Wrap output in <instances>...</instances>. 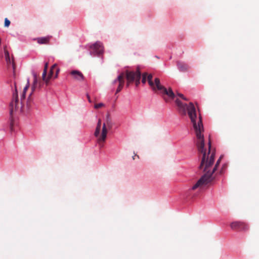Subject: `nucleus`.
Here are the masks:
<instances>
[{"label":"nucleus","instance_id":"obj_9","mask_svg":"<svg viewBox=\"0 0 259 259\" xmlns=\"http://www.w3.org/2000/svg\"><path fill=\"white\" fill-rule=\"evenodd\" d=\"M72 78L77 81H82L84 79L83 74L78 70H72L70 72Z\"/></svg>","mask_w":259,"mask_h":259},{"label":"nucleus","instance_id":"obj_5","mask_svg":"<svg viewBox=\"0 0 259 259\" xmlns=\"http://www.w3.org/2000/svg\"><path fill=\"white\" fill-rule=\"evenodd\" d=\"M147 79L149 85L152 88L153 90L154 91L156 90L159 91L160 93L162 94L166 102H167V100L165 98V96H167L171 99H173L175 98V95L172 90L169 88L168 90H167L164 86L160 84V79L158 78H155L154 79V82H153L152 80V75L149 74Z\"/></svg>","mask_w":259,"mask_h":259},{"label":"nucleus","instance_id":"obj_14","mask_svg":"<svg viewBox=\"0 0 259 259\" xmlns=\"http://www.w3.org/2000/svg\"><path fill=\"white\" fill-rule=\"evenodd\" d=\"M47 70L43 71L42 75V80L44 81L47 85L49 84L50 79L49 78V75L47 77Z\"/></svg>","mask_w":259,"mask_h":259},{"label":"nucleus","instance_id":"obj_21","mask_svg":"<svg viewBox=\"0 0 259 259\" xmlns=\"http://www.w3.org/2000/svg\"><path fill=\"white\" fill-rule=\"evenodd\" d=\"M48 65H49V63L48 62H46L45 63V67H44V70H47V71Z\"/></svg>","mask_w":259,"mask_h":259},{"label":"nucleus","instance_id":"obj_26","mask_svg":"<svg viewBox=\"0 0 259 259\" xmlns=\"http://www.w3.org/2000/svg\"><path fill=\"white\" fill-rule=\"evenodd\" d=\"M1 40H2V39H1V38H0V44L1 43Z\"/></svg>","mask_w":259,"mask_h":259},{"label":"nucleus","instance_id":"obj_8","mask_svg":"<svg viewBox=\"0 0 259 259\" xmlns=\"http://www.w3.org/2000/svg\"><path fill=\"white\" fill-rule=\"evenodd\" d=\"M4 49L5 60L7 62L8 67L9 68H10L11 67H12L13 69V71H14L15 69V65L14 64L13 60H12V61H11L10 55H9V53L7 49L6 46H5L4 47Z\"/></svg>","mask_w":259,"mask_h":259},{"label":"nucleus","instance_id":"obj_15","mask_svg":"<svg viewBox=\"0 0 259 259\" xmlns=\"http://www.w3.org/2000/svg\"><path fill=\"white\" fill-rule=\"evenodd\" d=\"M104 106V104L103 103H100L95 104L94 108L95 109H99V108H100L103 107Z\"/></svg>","mask_w":259,"mask_h":259},{"label":"nucleus","instance_id":"obj_7","mask_svg":"<svg viewBox=\"0 0 259 259\" xmlns=\"http://www.w3.org/2000/svg\"><path fill=\"white\" fill-rule=\"evenodd\" d=\"M4 49L5 60L7 62L8 67L9 68H10L11 67H12L13 69V71H14L15 69V65L14 64L13 60H12V61H11L10 55H9V53L7 49L6 46H5L4 47Z\"/></svg>","mask_w":259,"mask_h":259},{"label":"nucleus","instance_id":"obj_12","mask_svg":"<svg viewBox=\"0 0 259 259\" xmlns=\"http://www.w3.org/2000/svg\"><path fill=\"white\" fill-rule=\"evenodd\" d=\"M51 37V36H50L38 37L37 38V42L39 44H48L50 40Z\"/></svg>","mask_w":259,"mask_h":259},{"label":"nucleus","instance_id":"obj_19","mask_svg":"<svg viewBox=\"0 0 259 259\" xmlns=\"http://www.w3.org/2000/svg\"><path fill=\"white\" fill-rule=\"evenodd\" d=\"M141 77H138L136 78L134 81H135L136 85L137 87L140 84V80Z\"/></svg>","mask_w":259,"mask_h":259},{"label":"nucleus","instance_id":"obj_18","mask_svg":"<svg viewBox=\"0 0 259 259\" xmlns=\"http://www.w3.org/2000/svg\"><path fill=\"white\" fill-rule=\"evenodd\" d=\"M53 70H53V69H50V72H49V79H50L52 78V76H53V74L54 73V71Z\"/></svg>","mask_w":259,"mask_h":259},{"label":"nucleus","instance_id":"obj_4","mask_svg":"<svg viewBox=\"0 0 259 259\" xmlns=\"http://www.w3.org/2000/svg\"><path fill=\"white\" fill-rule=\"evenodd\" d=\"M101 124V120L99 119L98 120L94 133L95 136L97 138V142L101 148L103 147L104 143L106 139L107 130L111 129L112 128V122L109 117H107L106 122L103 123L102 129V133L100 136Z\"/></svg>","mask_w":259,"mask_h":259},{"label":"nucleus","instance_id":"obj_23","mask_svg":"<svg viewBox=\"0 0 259 259\" xmlns=\"http://www.w3.org/2000/svg\"><path fill=\"white\" fill-rule=\"evenodd\" d=\"M57 67V65L56 64H54L52 67H51V69H53L54 70L56 67Z\"/></svg>","mask_w":259,"mask_h":259},{"label":"nucleus","instance_id":"obj_13","mask_svg":"<svg viewBox=\"0 0 259 259\" xmlns=\"http://www.w3.org/2000/svg\"><path fill=\"white\" fill-rule=\"evenodd\" d=\"M33 74L34 80H33V84L31 88L32 92L35 91V90L37 88V86H38V87L40 88L41 86V82H39V83H38V82H37L36 74L35 73H33Z\"/></svg>","mask_w":259,"mask_h":259},{"label":"nucleus","instance_id":"obj_11","mask_svg":"<svg viewBox=\"0 0 259 259\" xmlns=\"http://www.w3.org/2000/svg\"><path fill=\"white\" fill-rule=\"evenodd\" d=\"M177 66L181 71H186L189 68L188 65L181 62H177Z\"/></svg>","mask_w":259,"mask_h":259},{"label":"nucleus","instance_id":"obj_6","mask_svg":"<svg viewBox=\"0 0 259 259\" xmlns=\"http://www.w3.org/2000/svg\"><path fill=\"white\" fill-rule=\"evenodd\" d=\"M91 49L93 51V53L97 55H101L104 52L103 44L100 41H97L91 46Z\"/></svg>","mask_w":259,"mask_h":259},{"label":"nucleus","instance_id":"obj_16","mask_svg":"<svg viewBox=\"0 0 259 259\" xmlns=\"http://www.w3.org/2000/svg\"><path fill=\"white\" fill-rule=\"evenodd\" d=\"M10 24V21L7 19H5V26L9 27Z\"/></svg>","mask_w":259,"mask_h":259},{"label":"nucleus","instance_id":"obj_20","mask_svg":"<svg viewBox=\"0 0 259 259\" xmlns=\"http://www.w3.org/2000/svg\"><path fill=\"white\" fill-rule=\"evenodd\" d=\"M178 95L180 98H181L182 99H183V100H186V101H187V98H186L184 96V95H183V94H180V93H178Z\"/></svg>","mask_w":259,"mask_h":259},{"label":"nucleus","instance_id":"obj_10","mask_svg":"<svg viewBox=\"0 0 259 259\" xmlns=\"http://www.w3.org/2000/svg\"><path fill=\"white\" fill-rule=\"evenodd\" d=\"M231 228L235 231H240L242 229V223L241 222H234L230 224Z\"/></svg>","mask_w":259,"mask_h":259},{"label":"nucleus","instance_id":"obj_1","mask_svg":"<svg viewBox=\"0 0 259 259\" xmlns=\"http://www.w3.org/2000/svg\"><path fill=\"white\" fill-rule=\"evenodd\" d=\"M176 103L182 114L186 115L187 111L191 121L193 123L197 139L196 145L198 152L202 155L199 168L203 170L205 174L190 189V190H200L214 179L215 176L214 172L220 163L222 157H220L215 165L212 167L214 162L215 153L214 152H210L211 141L210 139L208 142V152H206V150L204 147V137L202 134L204 129L201 117L200 116L198 118H197L196 109L192 103L190 102L189 105H187L183 104L180 100L177 99Z\"/></svg>","mask_w":259,"mask_h":259},{"label":"nucleus","instance_id":"obj_24","mask_svg":"<svg viewBox=\"0 0 259 259\" xmlns=\"http://www.w3.org/2000/svg\"><path fill=\"white\" fill-rule=\"evenodd\" d=\"M87 98H88L89 102H91V100L90 97L89 95H87Z\"/></svg>","mask_w":259,"mask_h":259},{"label":"nucleus","instance_id":"obj_2","mask_svg":"<svg viewBox=\"0 0 259 259\" xmlns=\"http://www.w3.org/2000/svg\"><path fill=\"white\" fill-rule=\"evenodd\" d=\"M28 88L29 81H28L27 84L24 88L23 93L21 95L20 99H19L18 98L16 85L15 83V92L13 94L12 100L10 104V113L11 117L14 112L22 113L24 112L25 110L29 109L32 101L31 98L32 93L30 94L27 99L26 106L24 105V101L25 99V94Z\"/></svg>","mask_w":259,"mask_h":259},{"label":"nucleus","instance_id":"obj_3","mask_svg":"<svg viewBox=\"0 0 259 259\" xmlns=\"http://www.w3.org/2000/svg\"><path fill=\"white\" fill-rule=\"evenodd\" d=\"M141 74L138 68L136 71L126 70L125 72H121L112 82L113 84L118 83L116 93H119L122 89L124 84L125 77L127 80L126 87H128L130 83L133 82L136 78L141 77Z\"/></svg>","mask_w":259,"mask_h":259},{"label":"nucleus","instance_id":"obj_22","mask_svg":"<svg viewBox=\"0 0 259 259\" xmlns=\"http://www.w3.org/2000/svg\"><path fill=\"white\" fill-rule=\"evenodd\" d=\"M59 69L58 68L56 70V75H55V77H57L58 76V74L59 73Z\"/></svg>","mask_w":259,"mask_h":259},{"label":"nucleus","instance_id":"obj_17","mask_svg":"<svg viewBox=\"0 0 259 259\" xmlns=\"http://www.w3.org/2000/svg\"><path fill=\"white\" fill-rule=\"evenodd\" d=\"M146 75L147 74H144L143 75V77H142V83H145L146 81Z\"/></svg>","mask_w":259,"mask_h":259},{"label":"nucleus","instance_id":"obj_25","mask_svg":"<svg viewBox=\"0 0 259 259\" xmlns=\"http://www.w3.org/2000/svg\"><path fill=\"white\" fill-rule=\"evenodd\" d=\"M136 156H137V157H138V158H139V156L138 155H137L135 154L134 156H133V160H135V157H136Z\"/></svg>","mask_w":259,"mask_h":259}]
</instances>
